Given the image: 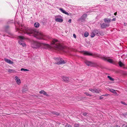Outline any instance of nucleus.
I'll list each match as a JSON object with an SVG mask.
<instances>
[{"label":"nucleus","instance_id":"nucleus-41","mask_svg":"<svg viewBox=\"0 0 127 127\" xmlns=\"http://www.w3.org/2000/svg\"><path fill=\"white\" fill-rule=\"evenodd\" d=\"M87 113H85L83 114V115L84 116H86L87 115Z\"/></svg>","mask_w":127,"mask_h":127},{"label":"nucleus","instance_id":"nucleus-28","mask_svg":"<svg viewBox=\"0 0 127 127\" xmlns=\"http://www.w3.org/2000/svg\"><path fill=\"white\" fill-rule=\"evenodd\" d=\"M21 71H28L29 70L27 69L22 68L21 69Z\"/></svg>","mask_w":127,"mask_h":127},{"label":"nucleus","instance_id":"nucleus-13","mask_svg":"<svg viewBox=\"0 0 127 127\" xmlns=\"http://www.w3.org/2000/svg\"><path fill=\"white\" fill-rule=\"evenodd\" d=\"M15 80L17 83L18 84H20L21 83V81L20 79H19V77L17 76H16L15 77Z\"/></svg>","mask_w":127,"mask_h":127},{"label":"nucleus","instance_id":"nucleus-6","mask_svg":"<svg viewBox=\"0 0 127 127\" xmlns=\"http://www.w3.org/2000/svg\"><path fill=\"white\" fill-rule=\"evenodd\" d=\"M54 59L56 61L55 64L58 65L64 64L66 63L60 57H55Z\"/></svg>","mask_w":127,"mask_h":127},{"label":"nucleus","instance_id":"nucleus-10","mask_svg":"<svg viewBox=\"0 0 127 127\" xmlns=\"http://www.w3.org/2000/svg\"><path fill=\"white\" fill-rule=\"evenodd\" d=\"M101 28V29H103L106 28L107 27H108L109 25V24H106L104 23L100 24Z\"/></svg>","mask_w":127,"mask_h":127},{"label":"nucleus","instance_id":"nucleus-38","mask_svg":"<svg viewBox=\"0 0 127 127\" xmlns=\"http://www.w3.org/2000/svg\"><path fill=\"white\" fill-rule=\"evenodd\" d=\"M103 96V95H102L101 96H100L99 97V99H101L103 98V97H102Z\"/></svg>","mask_w":127,"mask_h":127},{"label":"nucleus","instance_id":"nucleus-45","mask_svg":"<svg viewBox=\"0 0 127 127\" xmlns=\"http://www.w3.org/2000/svg\"><path fill=\"white\" fill-rule=\"evenodd\" d=\"M9 34L10 35H11V36H13V34H12V33H9Z\"/></svg>","mask_w":127,"mask_h":127},{"label":"nucleus","instance_id":"nucleus-14","mask_svg":"<svg viewBox=\"0 0 127 127\" xmlns=\"http://www.w3.org/2000/svg\"><path fill=\"white\" fill-rule=\"evenodd\" d=\"M62 79L63 80V81L65 82H67L69 81L68 77L66 76H63L62 77Z\"/></svg>","mask_w":127,"mask_h":127},{"label":"nucleus","instance_id":"nucleus-12","mask_svg":"<svg viewBox=\"0 0 127 127\" xmlns=\"http://www.w3.org/2000/svg\"><path fill=\"white\" fill-rule=\"evenodd\" d=\"M51 113H50L49 114H53L54 115L56 116H61V114L59 113H58V112L54 111H52L51 112H50Z\"/></svg>","mask_w":127,"mask_h":127},{"label":"nucleus","instance_id":"nucleus-5","mask_svg":"<svg viewBox=\"0 0 127 127\" xmlns=\"http://www.w3.org/2000/svg\"><path fill=\"white\" fill-rule=\"evenodd\" d=\"M101 32L99 29H95L93 30L91 33V36L92 37H94L95 35L99 36L101 35Z\"/></svg>","mask_w":127,"mask_h":127},{"label":"nucleus","instance_id":"nucleus-23","mask_svg":"<svg viewBox=\"0 0 127 127\" xmlns=\"http://www.w3.org/2000/svg\"><path fill=\"white\" fill-rule=\"evenodd\" d=\"M122 127H127V123H125L123 124Z\"/></svg>","mask_w":127,"mask_h":127},{"label":"nucleus","instance_id":"nucleus-33","mask_svg":"<svg viewBox=\"0 0 127 127\" xmlns=\"http://www.w3.org/2000/svg\"><path fill=\"white\" fill-rule=\"evenodd\" d=\"M65 127H72L71 125H69L68 124H67L66 125Z\"/></svg>","mask_w":127,"mask_h":127},{"label":"nucleus","instance_id":"nucleus-27","mask_svg":"<svg viewBox=\"0 0 127 127\" xmlns=\"http://www.w3.org/2000/svg\"><path fill=\"white\" fill-rule=\"evenodd\" d=\"M13 23V21L12 20H9L8 22H7V24H9L11 23Z\"/></svg>","mask_w":127,"mask_h":127},{"label":"nucleus","instance_id":"nucleus-4","mask_svg":"<svg viewBox=\"0 0 127 127\" xmlns=\"http://www.w3.org/2000/svg\"><path fill=\"white\" fill-rule=\"evenodd\" d=\"M42 46H43L44 48L45 49H47L50 47V45L48 44L34 41H33L31 44L32 47L33 48H37Z\"/></svg>","mask_w":127,"mask_h":127},{"label":"nucleus","instance_id":"nucleus-9","mask_svg":"<svg viewBox=\"0 0 127 127\" xmlns=\"http://www.w3.org/2000/svg\"><path fill=\"white\" fill-rule=\"evenodd\" d=\"M89 90L92 92L96 94L98 93H99L100 90L99 88H95L94 89H92V88L90 89Z\"/></svg>","mask_w":127,"mask_h":127},{"label":"nucleus","instance_id":"nucleus-47","mask_svg":"<svg viewBox=\"0 0 127 127\" xmlns=\"http://www.w3.org/2000/svg\"><path fill=\"white\" fill-rule=\"evenodd\" d=\"M117 14V12H115V13H114V15H116Z\"/></svg>","mask_w":127,"mask_h":127},{"label":"nucleus","instance_id":"nucleus-42","mask_svg":"<svg viewBox=\"0 0 127 127\" xmlns=\"http://www.w3.org/2000/svg\"><path fill=\"white\" fill-rule=\"evenodd\" d=\"M68 22L70 23L71 22V20L70 19H69L68 21Z\"/></svg>","mask_w":127,"mask_h":127},{"label":"nucleus","instance_id":"nucleus-30","mask_svg":"<svg viewBox=\"0 0 127 127\" xmlns=\"http://www.w3.org/2000/svg\"><path fill=\"white\" fill-rule=\"evenodd\" d=\"M110 127H120V125H118L115 126H112Z\"/></svg>","mask_w":127,"mask_h":127},{"label":"nucleus","instance_id":"nucleus-21","mask_svg":"<svg viewBox=\"0 0 127 127\" xmlns=\"http://www.w3.org/2000/svg\"><path fill=\"white\" fill-rule=\"evenodd\" d=\"M118 64L119 66L120 67H122V66L124 65V64H123L120 61L118 63Z\"/></svg>","mask_w":127,"mask_h":127},{"label":"nucleus","instance_id":"nucleus-25","mask_svg":"<svg viewBox=\"0 0 127 127\" xmlns=\"http://www.w3.org/2000/svg\"><path fill=\"white\" fill-rule=\"evenodd\" d=\"M108 78L110 79V80L111 81H114V79L112 78L110 76H107Z\"/></svg>","mask_w":127,"mask_h":127},{"label":"nucleus","instance_id":"nucleus-46","mask_svg":"<svg viewBox=\"0 0 127 127\" xmlns=\"http://www.w3.org/2000/svg\"><path fill=\"white\" fill-rule=\"evenodd\" d=\"M57 17H59V18H60V17H62L61 16H59V15L58 16H57Z\"/></svg>","mask_w":127,"mask_h":127},{"label":"nucleus","instance_id":"nucleus-26","mask_svg":"<svg viewBox=\"0 0 127 127\" xmlns=\"http://www.w3.org/2000/svg\"><path fill=\"white\" fill-rule=\"evenodd\" d=\"M89 33L87 32H85L84 33V36L85 37H87L89 35Z\"/></svg>","mask_w":127,"mask_h":127},{"label":"nucleus","instance_id":"nucleus-15","mask_svg":"<svg viewBox=\"0 0 127 127\" xmlns=\"http://www.w3.org/2000/svg\"><path fill=\"white\" fill-rule=\"evenodd\" d=\"M4 61L7 63L10 64H13V62L7 58H5Z\"/></svg>","mask_w":127,"mask_h":127},{"label":"nucleus","instance_id":"nucleus-35","mask_svg":"<svg viewBox=\"0 0 127 127\" xmlns=\"http://www.w3.org/2000/svg\"><path fill=\"white\" fill-rule=\"evenodd\" d=\"M44 91L43 90H42L41 91H40L39 92V93L40 94H43V92Z\"/></svg>","mask_w":127,"mask_h":127},{"label":"nucleus","instance_id":"nucleus-17","mask_svg":"<svg viewBox=\"0 0 127 127\" xmlns=\"http://www.w3.org/2000/svg\"><path fill=\"white\" fill-rule=\"evenodd\" d=\"M40 24L38 22L35 23L34 24V27L36 28H38Z\"/></svg>","mask_w":127,"mask_h":127},{"label":"nucleus","instance_id":"nucleus-24","mask_svg":"<svg viewBox=\"0 0 127 127\" xmlns=\"http://www.w3.org/2000/svg\"><path fill=\"white\" fill-rule=\"evenodd\" d=\"M59 10L63 13L64 14V13H65V11L64 9H63L62 8H60L59 9Z\"/></svg>","mask_w":127,"mask_h":127},{"label":"nucleus","instance_id":"nucleus-31","mask_svg":"<svg viewBox=\"0 0 127 127\" xmlns=\"http://www.w3.org/2000/svg\"><path fill=\"white\" fill-rule=\"evenodd\" d=\"M122 115L125 117L127 115V113H122Z\"/></svg>","mask_w":127,"mask_h":127},{"label":"nucleus","instance_id":"nucleus-37","mask_svg":"<svg viewBox=\"0 0 127 127\" xmlns=\"http://www.w3.org/2000/svg\"><path fill=\"white\" fill-rule=\"evenodd\" d=\"M21 45H22V46H23V47H25V46H26V44H25V43H22V44Z\"/></svg>","mask_w":127,"mask_h":127},{"label":"nucleus","instance_id":"nucleus-19","mask_svg":"<svg viewBox=\"0 0 127 127\" xmlns=\"http://www.w3.org/2000/svg\"><path fill=\"white\" fill-rule=\"evenodd\" d=\"M8 71L10 73H12L13 72H16V71L13 69H9L8 70Z\"/></svg>","mask_w":127,"mask_h":127},{"label":"nucleus","instance_id":"nucleus-3","mask_svg":"<svg viewBox=\"0 0 127 127\" xmlns=\"http://www.w3.org/2000/svg\"><path fill=\"white\" fill-rule=\"evenodd\" d=\"M57 42L58 40L57 39H53L51 43V45L52 46L54 47V48L57 50L65 52L64 47L58 43Z\"/></svg>","mask_w":127,"mask_h":127},{"label":"nucleus","instance_id":"nucleus-29","mask_svg":"<svg viewBox=\"0 0 127 127\" xmlns=\"http://www.w3.org/2000/svg\"><path fill=\"white\" fill-rule=\"evenodd\" d=\"M43 92V94L44 95H46L47 96H49V95H48L47 94V93L45 91H44Z\"/></svg>","mask_w":127,"mask_h":127},{"label":"nucleus","instance_id":"nucleus-8","mask_svg":"<svg viewBox=\"0 0 127 127\" xmlns=\"http://www.w3.org/2000/svg\"><path fill=\"white\" fill-rule=\"evenodd\" d=\"M87 17V15L86 14H84L81 17L78 19L79 21H80L81 22H83L85 20V19Z\"/></svg>","mask_w":127,"mask_h":127},{"label":"nucleus","instance_id":"nucleus-36","mask_svg":"<svg viewBox=\"0 0 127 127\" xmlns=\"http://www.w3.org/2000/svg\"><path fill=\"white\" fill-rule=\"evenodd\" d=\"M9 27V26L8 25H7L5 27V29H7Z\"/></svg>","mask_w":127,"mask_h":127},{"label":"nucleus","instance_id":"nucleus-44","mask_svg":"<svg viewBox=\"0 0 127 127\" xmlns=\"http://www.w3.org/2000/svg\"><path fill=\"white\" fill-rule=\"evenodd\" d=\"M112 20L113 21H115L116 20V18H114Z\"/></svg>","mask_w":127,"mask_h":127},{"label":"nucleus","instance_id":"nucleus-40","mask_svg":"<svg viewBox=\"0 0 127 127\" xmlns=\"http://www.w3.org/2000/svg\"><path fill=\"white\" fill-rule=\"evenodd\" d=\"M73 36L75 38H76V36L75 34H73Z\"/></svg>","mask_w":127,"mask_h":127},{"label":"nucleus","instance_id":"nucleus-34","mask_svg":"<svg viewBox=\"0 0 127 127\" xmlns=\"http://www.w3.org/2000/svg\"><path fill=\"white\" fill-rule=\"evenodd\" d=\"M121 103L123 104L126 105V103L124 102L121 101Z\"/></svg>","mask_w":127,"mask_h":127},{"label":"nucleus","instance_id":"nucleus-16","mask_svg":"<svg viewBox=\"0 0 127 127\" xmlns=\"http://www.w3.org/2000/svg\"><path fill=\"white\" fill-rule=\"evenodd\" d=\"M55 20L56 22H62L63 21V20L62 19L57 18V17H55Z\"/></svg>","mask_w":127,"mask_h":127},{"label":"nucleus","instance_id":"nucleus-22","mask_svg":"<svg viewBox=\"0 0 127 127\" xmlns=\"http://www.w3.org/2000/svg\"><path fill=\"white\" fill-rule=\"evenodd\" d=\"M80 124L79 123H75L74 124V127H80Z\"/></svg>","mask_w":127,"mask_h":127},{"label":"nucleus","instance_id":"nucleus-20","mask_svg":"<svg viewBox=\"0 0 127 127\" xmlns=\"http://www.w3.org/2000/svg\"><path fill=\"white\" fill-rule=\"evenodd\" d=\"M109 91L113 93H114L115 94H117V93L116 92L115 90L113 89H109Z\"/></svg>","mask_w":127,"mask_h":127},{"label":"nucleus","instance_id":"nucleus-2","mask_svg":"<svg viewBox=\"0 0 127 127\" xmlns=\"http://www.w3.org/2000/svg\"><path fill=\"white\" fill-rule=\"evenodd\" d=\"M80 52L83 54L85 55L92 56H93L94 57H98L99 58L102 59L105 61H107L109 63L113 64H114L115 63L113 62V60L111 59H107V58H106L105 57H100L98 54H93L92 53H91L89 52L85 51H80Z\"/></svg>","mask_w":127,"mask_h":127},{"label":"nucleus","instance_id":"nucleus-43","mask_svg":"<svg viewBox=\"0 0 127 127\" xmlns=\"http://www.w3.org/2000/svg\"><path fill=\"white\" fill-rule=\"evenodd\" d=\"M108 95L107 94H105V95H103V96H107Z\"/></svg>","mask_w":127,"mask_h":127},{"label":"nucleus","instance_id":"nucleus-39","mask_svg":"<svg viewBox=\"0 0 127 127\" xmlns=\"http://www.w3.org/2000/svg\"><path fill=\"white\" fill-rule=\"evenodd\" d=\"M64 14H66L67 15H69V14L68 12H66V11H65V13H64Z\"/></svg>","mask_w":127,"mask_h":127},{"label":"nucleus","instance_id":"nucleus-32","mask_svg":"<svg viewBox=\"0 0 127 127\" xmlns=\"http://www.w3.org/2000/svg\"><path fill=\"white\" fill-rule=\"evenodd\" d=\"M85 94L87 96H92V95H90V94H89L88 93H86Z\"/></svg>","mask_w":127,"mask_h":127},{"label":"nucleus","instance_id":"nucleus-7","mask_svg":"<svg viewBox=\"0 0 127 127\" xmlns=\"http://www.w3.org/2000/svg\"><path fill=\"white\" fill-rule=\"evenodd\" d=\"M84 62L86 65L88 66L95 67L96 65L95 63H93L87 60H85Z\"/></svg>","mask_w":127,"mask_h":127},{"label":"nucleus","instance_id":"nucleus-1","mask_svg":"<svg viewBox=\"0 0 127 127\" xmlns=\"http://www.w3.org/2000/svg\"><path fill=\"white\" fill-rule=\"evenodd\" d=\"M17 31L19 32L22 31L23 33H27L30 36H33L39 39L47 40L49 38L48 36L44 35L41 32H38L37 30L34 29L28 28L27 29L26 28L25 30L18 29Z\"/></svg>","mask_w":127,"mask_h":127},{"label":"nucleus","instance_id":"nucleus-48","mask_svg":"<svg viewBox=\"0 0 127 127\" xmlns=\"http://www.w3.org/2000/svg\"><path fill=\"white\" fill-rule=\"evenodd\" d=\"M25 89L23 90V92H25Z\"/></svg>","mask_w":127,"mask_h":127},{"label":"nucleus","instance_id":"nucleus-18","mask_svg":"<svg viewBox=\"0 0 127 127\" xmlns=\"http://www.w3.org/2000/svg\"><path fill=\"white\" fill-rule=\"evenodd\" d=\"M104 22L106 23H110L111 22V19H108L107 18H105L104 19Z\"/></svg>","mask_w":127,"mask_h":127},{"label":"nucleus","instance_id":"nucleus-11","mask_svg":"<svg viewBox=\"0 0 127 127\" xmlns=\"http://www.w3.org/2000/svg\"><path fill=\"white\" fill-rule=\"evenodd\" d=\"M18 38L20 39V40L18 41V43L20 45H21L23 43L22 40L25 39V38L22 36H19Z\"/></svg>","mask_w":127,"mask_h":127}]
</instances>
